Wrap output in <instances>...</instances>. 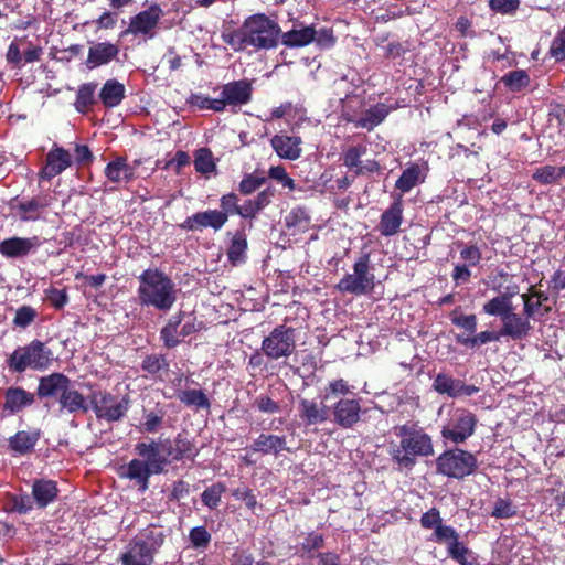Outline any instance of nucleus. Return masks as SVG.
Instances as JSON below:
<instances>
[{
  "label": "nucleus",
  "mask_w": 565,
  "mask_h": 565,
  "mask_svg": "<svg viewBox=\"0 0 565 565\" xmlns=\"http://www.w3.org/2000/svg\"><path fill=\"white\" fill-rule=\"evenodd\" d=\"M437 471L449 478L462 479L477 468L476 457L462 449L444 451L436 460Z\"/></svg>",
  "instance_id": "nucleus-9"
},
{
  "label": "nucleus",
  "mask_w": 565,
  "mask_h": 565,
  "mask_svg": "<svg viewBox=\"0 0 565 565\" xmlns=\"http://www.w3.org/2000/svg\"><path fill=\"white\" fill-rule=\"evenodd\" d=\"M55 481L50 479H35L32 484V500L39 509H45L53 503L58 495Z\"/></svg>",
  "instance_id": "nucleus-25"
},
{
  "label": "nucleus",
  "mask_w": 565,
  "mask_h": 565,
  "mask_svg": "<svg viewBox=\"0 0 565 565\" xmlns=\"http://www.w3.org/2000/svg\"><path fill=\"white\" fill-rule=\"evenodd\" d=\"M162 17V8L158 3H152L146 10L130 18L128 28L120 33V36L124 38L131 34L134 36L142 35L151 39Z\"/></svg>",
  "instance_id": "nucleus-10"
},
{
  "label": "nucleus",
  "mask_w": 565,
  "mask_h": 565,
  "mask_svg": "<svg viewBox=\"0 0 565 565\" xmlns=\"http://www.w3.org/2000/svg\"><path fill=\"white\" fill-rule=\"evenodd\" d=\"M73 164V158L68 150L54 145L45 157V164L38 175L40 180L50 181L61 174Z\"/></svg>",
  "instance_id": "nucleus-14"
},
{
  "label": "nucleus",
  "mask_w": 565,
  "mask_h": 565,
  "mask_svg": "<svg viewBox=\"0 0 565 565\" xmlns=\"http://www.w3.org/2000/svg\"><path fill=\"white\" fill-rule=\"evenodd\" d=\"M141 369L153 377H161V372L169 370V362L163 354H149L142 360Z\"/></svg>",
  "instance_id": "nucleus-46"
},
{
  "label": "nucleus",
  "mask_w": 565,
  "mask_h": 565,
  "mask_svg": "<svg viewBox=\"0 0 565 565\" xmlns=\"http://www.w3.org/2000/svg\"><path fill=\"white\" fill-rule=\"evenodd\" d=\"M225 492L224 484L217 482L206 488L201 494V500L209 509L214 510L220 505L222 494Z\"/></svg>",
  "instance_id": "nucleus-52"
},
{
  "label": "nucleus",
  "mask_w": 565,
  "mask_h": 565,
  "mask_svg": "<svg viewBox=\"0 0 565 565\" xmlns=\"http://www.w3.org/2000/svg\"><path fill=\"white\" fill-rule=\"evenodd\" d=\"M38 316L39 312L35 308L29 305H23L15 310L12 324L15 328L25 329L35 321Z\"/></svg>",
  "instance_id": "nucleus-50"
},
{
  "label": "nucleus",
  "mask_w": 565,
  "mask_h": 565,
  "mask_svg": "<svg viewBox=\"0 0 565 565\" xmlns=\"http://www.w3.org/2000/svg\"><path fill=\"white\" fill-rule=\"evenodd\" d=\"M68 384H71V380L65 374L60 372L51 373L40 379L36 395L40 398L60 397Z\"/></svg>",
  "instance_id": "nucleus-24"
},
{
  "label": "nucleus",
  "mask_w": 565,
  "mask_h": 565,
  "mask_svg": "<svg viewBox=\"0 0 565 565\" xmlns=\"http://www.w3.org/2000/svg\"><path fill=\"white\" fill-rule=\"evenodd\" d=\"M434 390L439 394H445L456 398L460 396H471L479 388L475 385H466L461 380L455 379L446 373H438L433 383Z\"/></svg>",
  "instance_id": "nucleus-17"
},
{
  "label": "nucleus",
  "mask_w": 565,
  "mask_h": 565,
  "mask_svg": "<svg viewBox=\"0 0 565 565\" xmlns=\"http://www.w3.org/2000/svg\"><path fill=\"white\" fill-rule=\"evenodd\" d=\"M403 222V201L398 196L381 215L379 232L383 236H393L398 233Z\"/></svg>",
  "instance_id": "nucleus-22"
},
{
  "label": "nucleus",
  "mask_w": 565,
  "mask_h": 565,
  "mask_svg": "<svg viewBox=\"0 0 565 565\" xmlns=\"http://www.w3.org/2000/svg\"><path fill=\"white\" fill-rule=\"evenodd\" d=\"M186 312L179 310L171 316L160 330V340L166 349H174L181 343L179 327L184 321Z\"/></svg>",
  "instance_id": "nucleus-28"
},
{
  "label": "nucleus",
  "mask_w": 565,
  "mask_h": 565,
  "mask_svg": "<svg viewBox=\"0 0 565 565\" xmlns=\"http://www.w3.org/2000/svg\"><path fill=\"white\" fill-rule=\"evenodd\" d=\"M394 434L399 438V444L391 447L390 455L399 467L412 468L418 457L434 455L431 437L417 424L406 423L396 426Z\"/></svg>",
  "instance_id": "nucleus-2"
},
{
  "label": "nucleus",
  "mask_w": 565,
  "mask_h": 565,
  "mask_svg": "<svg viewBox=\"0 0 565 565\" xmlns=\"http://www.w3.org/2000/svg\"><path fill=\"white\" fill-rule=\"evenodd\" d=\"M104 173L106 178L114 183L121 181L130 182L135 178L134 168L127 162L126 157H116L105 167Z\"/></svg>",
  "instance_id": "nucleus-31"
},
{
  "label": "nucleus",
  "mask_w": 565,
  "mask_h": 565,
  "mask_svg": "<svg viewBox=\"0 0 565 565\" xmlns=\"http://www.w3.org/2000/svg\"><path fill=\"white\" fill-rule=\"evenodd\" d=\"M391 108L383 103H379L366 108L361 115H349L347 120L352 122L356 128L373 130L390 114Z\"/></svg>",
  "instance_id": "nucleus-19"
},
{
  "label": "nucleus",
  "mask_w": 565,
  "mask_h": 565,
  "mask_svg": "<svg viewBox=\"0 0 565 565\" xmlns=\"http://www.w3.org/2000/svg\"><path fill=\"white\" fill-rule=\"evenodd\" d=\"M521 298L524 303V315L527 319L532 318L542 306V301L546 299L542 292H534L533 295L522 294Z\"/></svg>",
  "instance_id": "nucleus-56"
},
{
  "label": "nucleus",
  "mask_w": 565,
  "mask_h": 565,
  "mask_svg": "<svg viewBox=\"0 0 565 565\" xmlns=\"http://www.w3.org/2000/svg\"><path fill=\"white\" fill-rule=\"evenodd\" d=\"M189 104L200 109H211L214 111L224 110V103L218 100V98H210L201 94H192L189 98Z\"/></svg>",
  "instance_id": "nucleus-54"
},
{
  "label": "nucleus",
  "mask_w": 565,
  "mask_h": 565,
  "mask_svg": "<svg viewBox=\"0 0 565 565\" xmlns=\"http://www.w3.org/2000/svg\"><path fill=\"white\" fill-rule=\"evenodd\" d=\"M177 397L188 407H195L196 409H209L211 407V403L202 390L180 391Z\"/></svg>",
  "instance_id": "nucleus-38"
},
{
  "label": "nucleus",
  "mask_w": 565,
  "mask_h": 565,
  "mask_svg": "<svg viewBox=\"0 0 565 565\" xmlns=\"http://www.w3.org/2000/svg\"><path fill=\"white\" fill-rule=\"evenodd\" d=\"M11 510L20 514H26L33 509V500L28 493L12 494L10 497Z\"/></svg>",
  "instance_id": "nucleus-61"
},
{
  "label": "nucleus",
  "mask_w": 565,
  "mask_h": 565,
  "mask_svg": "<svg viewBox=\"0 0 565 565\" xmlns=\"http://www.w3.org/2000/svg\"><path fill=\"white\" fill-rule=\"evenodd\" d=\"M295 345L294 329L285 326L275 328L263 341V350L271 359L290 355Z\"/></svg>",
  "instance_id": "nucleus-12"
},
{
  "label": "nucleus",
  "mask_w": 565,
  "mask_h": 565,
  "mask_svg": "<svg viewBox=\"0 0 565 565\" xmlns=\"http://www.w3.org/2000/svg\"><path fill=\"white\" fill-rule=\"evenodd\" d=\"M477 416L467 408L457 407L449 413V418L441 428V437L452 444H462L476 430Z\"/></svg>",
  "instance_id": "nucleus-7"
},
{
  "label": "nucleus",
  "mask_w": 565,
  "mask_h": 565,
  "mask_svg": "<svg viewBox=\"0 0 565 565\" xmlns=\"http://www.w3.org/2000/svg\"><path fill=\"white\" fill-rule=\"evenodd\" d=\"M247 248V237L244 228L236 231L232 236L227 247V258L233 266L244 263L245 250Z\"/></svg>",
  "instance_id": "nucleus-36"
},
{
  "label": "nucleus",
  "mask_w": 565,
  "mask_h": 565,
  "mask_svg": "<svg viewBox=\"0 0 565 565\" xmlns=\"http://www.w3.org/2000/svg\"><path fill=\"white\" fill-rule=\"evenodd\" d=\"M298 413L307 426L322 424L329 417L328 407L316 399L301 398L298 404Z\"/></svg>",
  "instance_id": "nucleus-23"
},
{
  "label": "nucleus",
  "mask_w": 565,
  "mask_h": 565,
  "mask_svg": "<svg viewBox=\"0 0 565 565\" xmlns=\"http://www.w3.org/2000/svg\"><path fill=\"white\" fill-rule=\"evenodd\" d=\"M271 147L281 159L297 160L301 157L302 140L299 136L277 134L270 140Z\"/></svg>",
  "instance_id": "nucleus-20"
},
{
  "label": "nucleus",
  "mask_w": 565,
  "mask_h": 565,
  "mask_svg": "<svg viewBox=\"0 0 565 565\" xmlns=\"http://www.w3.org/2000/svg\"><path fill=\"white\" fill-rule=\"evenodd\" d=\"M26 43V36L15 38L8 47L6 60L7 63L12 65L13 67L21 68L24 66L22 63V52L21 47H23Z\"/></svg>",
  "instance_id": "nucleus-51"
},
{
  "label": "nucleus",
  "mask_w": 565,
  "mask_h": 565,
  "mask_svg": "<svg viewBox=\"0 0 565 565\" xmlns=\"http://www.w3.org/2000/svg\"><path fill=\"white\" fill-rule=\"evenodd\" d=\"M125 93L124 84L117 79H107L99 92V99L106 108H114L122 102Z\"/></svg>",
  "instance_id": "nucleus-34"
},
{
  "label": "nucleus",
  "mask_w": 565,
  "mask_h": 565,
  "mask_svg": "<svg viewBox=\"0 0 565 565\" xmlns=\"http://www.w3.org/2000/svg\"><path fill=\"white\" fill-rule=\"evenodd\" d=\"M45 297L51 306L56 310L63 309L68 302V295L66 289L50 287L45 290Z\"/></svg>",
  "instance_id": "nucleus-60"
},
{
  "label": "nucleus",
  "mask_w": 565,
  "mask_h": 565,
  "mask_svg": "<svg viewBox=\"0 0 565 565\" xmlns=\"http://www.w3.org/2000/svg\"><path fill=\"white\" fill-rule=\"evenodd\" d=\"M4 398L3 408L11 414L19 413L24 407L31 406L34 403V394L22 387H9L6 391Z\"/></svg>",
  "instance_id": "nucleus-30"
},
{
  "label": "nucleus",
  "mask_w": 565,
  "mask_h": 565,
  "mask_svg": "<svg viewBox=\"0 0 565 565\" xmlns=\"http://www.w3.org/2000/svg\"><path fill=\"white\" fill-rule=\"evenodd\" d=\"M512 310V301L509 300L507 297H503L501 294L487 301L482 307V311L486 315L500 317L501 320L503 319V317L508 316Z\"/></svg>",
  "instance_id": "nucleus-42"
},
{
  "label": "nucleus",
  "mask_w": 565,
  "mask_h": 565,
  "mask_svg": "<svg viewBox=\"0 0 565 565\" xmlns=\"http://www.w3.org/2000/svg\"><path fill=\"white\" fill-rule=\"evenodd\" d=\"M516 514V508L510 499L499 498L494 502L491 515L495 519H510Z\"/></svg>",
  "instance_id": "nucleus-55"
},
{
  "label": "nucleus",
  "mask_w": 565,
  "mask_h": 565,
  "mask_svg": "<svg viewBox=\"0 0 565 565\" xmlns=\"http://www.w3.org/2000/svg\"><path fill=\"white\" fill-rule=\"evenodd\" d=\"M365 152L366 147L363 145L349 147L347 150L342 152L343 164L348 169L354 170V173L356 175L363 174V168H361V157L365 154Z\"/></svg>",
  "instance_id": "nucleus-45"
},
{
  "label": "nucleus",
  "mask_w": 565,
  "mask_h": 565,
  "mask_svg": "<svg viewBox=\"0 0 565 565\" xmlns=\"http://www.w3.org/2000/svg\"><path fill=\"white\" fill-rule=\"evenodd\" d=\"M43 245L39 236H12L0 242V254L9 259L24 258L35 253Z\"/></svg>",
  "instance_id": "nucleus-13"
},
{
  "label": "nucleus",
  "mask_w": 565,
  "mask_h": 565,
  "mask_svg": "<svg viewBox=\"0 0 565 565\" xmlns=\"http://www.w3.org/2000/svg\"><path fill=\"white\" fill-rule=\"evenodd\" d=\"M97 83H85L78 87L76 99L74 103L75 109L81 114H87L92 106L96 104L95 90Z\"/></svg>",
  "instance_id": "nucleus-37"
},
{
  "label": "nucleus",
  "mask_w": 565,
  "mask_h": 565,
  "mask_svg": "<svg viewBox=\"0 0 565 565\" xmlns=\"http://www.w3.org/2000/svg\"><path fill=\"white\" fill-rule=\"evenodd\" d=\"M532 178L541 184H552L559 181L557 175V167L554 166H543L537 168L534 171Z\"/></svg>",
  "instance_id": "nucleus-59"
},
{
  "label": "nucleus",
  "mask_w": 565,
  "mask_h": 565,
  "mask_svg": "<svg viewBox=\"0 0 565 565\" xmlns=\"http://www.w3.org/2000/svg\"><path fill=\"white\" fill-rule=\"evenodd\" d=\"M316 29L313 26L294 28L281 35V42L288 47H302L315 41Z\"/></svg>",
  "instance_id": "nucleus-35"
},
{
  "label": "nucleus",
  "mask_w": 565,
  "mask_h": 565,
  "mask_svg": "<svg viewBox=\"0 0 565 565\" xmlns=\"http://www.w3.org/2000/svg\"><path fill=\"white\" fill-rule=\"evenodd\" d=\"M500 339H501L500 331L499 332L482 331L473 337H470V335L465 337L462 334L457 335V342H459L462 345L470 347V348L480 347L482 344H486V343L492 342V341H499Z\"/></svg>",
  "instance_id": "nucleus-49"
},
{
  "label": "nucleus",
  "mask_w": 565,
  "mask_h": 565,
  "mask_svg": "<svg viewBox=\"0 0 565 565\" xmlns=\"http://www.w3.org/2000/svg\"><path fill=\"white\" fill-rule=\"evenodd\" d=\"M222 39L233 50H244L247 44V20L243 22L239 29H225L222 33Z\"/></svg>",
  "instance_id": "nucleus-40"
},
{
  "label": "nucleus",
  "mask_w": 565,
  "mask_h": 565,
  "mask_svg": "<svg viewBox=\"0 0 565 565\" xmlns=\"http://www.w3.org/2000/svg\"><path fill=\"white\" fill-rule=\"evenodd\" d=\"M58 404L61 411H67L70 414L87 413L89 409L85 396L71 384L66 385V388L63 390Z\"/></svg>",
  "instance_id": "nucleus-29"
},
{
  "label": "nucleus",
  "mask_w": 565,
  "mask_h": 565,
  "mask_svg": "<svg viewBox=\"0 0 565 565\" xmlns=\"http://www.w3.org/2000/svg\"><path fill=\"white\" fill-rule=\"evenodd\" d=\"M135 450L141 459L130 460L122 477L135 481L141 492L148 490L152 475L163 473L171 462L194 461L200 452L194 439L186 431L178 433L173 439L167 438L161 444L154 440L140 441L136 444Z\"/></svg>",
  "instance_id": "nucleus-1"
},
{
  "label": "nucleus",
  "mask_w": 565,
  "mask_h": 565,
  "mask_svg": "<svg viewBox=\"0 0 565 565\" xmlns=\"http://www.w3.org/2000/svg\"><path fill=\"white\" fill-rule=\"evenodd\" d=\"M269 178L276 180L282 185V188L294 191L296 188L295 181L288 175L286 169L282 166L271 167L268 171Z\"/></svg>",
  "instance_id": "nucleus-62"
},
{
  "label": "nucleus",
  "mask_w": 565,
  "mask_h": 565,
  "mask_svg": "<svg viewBox=\"0 0 565 565\" xmlns=\"http://www.w3.org/2000/svg\"><path fill=\"white\" fill-rule=\"evenodd\" d=\"M218 100L224 103V107L226 105L236 106L247 103V81L241 79L224 85Z\"/></svg>",
  "instance_id": "nucleus-33"
},
{
  "label": "nucleus",
  "mask_w": 565,
  "mask_h": 565,
  "mask_svg": "<svg viewBox=\"0 0 565 565\" xmlns=\"http://www.w3.org/2000/svg\"><path fill=\"white\" fill-rule=\"evenodd\" d=\"M434 540L439 543H445L447 546H449L455 540L459 539L458 532L449 526L441 524L434 531Z\"/></svg>",
  "instance_id": "nucleus-64"
},
{
  "label": "nucleus",
  "mask_w": 565,
  "mask_h": 565,
  "mask_svg": "<svg viewBox=\"0 0 565 565\" xmlns=\"http://www.w3.org/2000/svg\"><path fill=\"white\" fill-rule=\"evenodd\" d=\"M54 196L49 192L39 193L38 195L19 201L13 207L17 210L19 218L22 222L39 221L46 209L51 206Z\"/></svg>",
  "instance_id": "nucleus-15"
},
{
  "label": "nucleus",
  "mask_w": 565,
  "mask_h": 565,
  "mask_svg": "<svg viewBox=\"0 0 565 565\" xmlns=\"http://www.w3.org/2000/svg\"><path fill=\"white\" fill-rule=\"evenodd\" d=\"M53 352L46 344L38 339L24 347L17 348L8 358V367L15 373H23L28 369L34 371L47 370L53 362Z\"/></svg>",
  "instance_id": "nucleus-5"
},
{
  "label": "nucleus",
  "mask_w": 565,
  "mask_h": 565,
  "mask_svg": "<svg viewBox=\"0 0 565 565\" xmlns=\"http://www.w3.org/2000/svg\"><path fill=\"white\" fill-rule=\"evenodd\" d=\"M501 82L512 92H520L530 84V76L524 70H515L504 74Z\"/></svg>",
  "instance_id": "nucleus-48"
},
{
  "label": "nucleus",
  "mask_w": 565,
  "mask_h": 565,
  "mask_svg": "<svg viewBox=\"0 0 565 565\" xmlns=\"http://www.w3.org/2000/svg\"><path fill=\"white\" fill-rule=\"evenodd\" d=\"M194 169L198 173L209 174L216 170L213 152L210 148L202 147L194 152Z\"/></svg>",
  "instance_id": "nucleus-43"
},
{
  "label": "nucleus",
  "mask_w": 565,
  "mask_h": 565,
  "mask_svg": "<svg viewBox=\"0 0 565 565\" xmlns=\"http://www.w3.org/2000/svg\"><path fill=\"white\" fill-rule=\"evenodd\" d=\"M161 526L150 524L139 531L132 539L130 548L121 557L122 565H152L154 556L160 552L166 541Z\"/></svg>",
  "instance_id": "nucleus-4"
},
{
  "label": "nucleus",
  "mask_w": 565,
  "mask_h": 565,
  "mask_svg": "<svg viewBox=\"0 0 565 565\" xmlns=\"http://www.w3.org/2000/svg\"><path fill=\"white\" fill-rule=\"evenodd\" d=\"M88 399L96 417L109 423L122 419L130 407L128 396L118 401L115 395L107 391H92Z\"/></svg>",
  "instance_id": "nucleus-8"
},
{
  "label": "nucleus",
  "mask_w": 565,
  "mask_h": 565,
  "mask_svg": "<svg viewBox=\"0 0 565 565\" xmlns=\"http://www.w3.org/2000/svg\"><path fill=\"white\" fill-rule=\"evenodd\" d=\"M531 323L529 319L522 317L513 310L502 319V328L500 330L501 338L509 337L513 340H521L529 334Z\"/></svg>",
  "instance_id": "nucleus-26"
},
{
  "label": "nucleus",
  "mask_w": 565,
  "mask_h": 565,
  "mask_svg": "<svg viewBox=\"0 0 565 565\" xmlns=\"http://www.w3.org/2000/svg\"><path fill=\"white\" fill-rule=\"evenodd\" d=\"M279 33L278 25L265 15L249 17V45L259 49L276 46Z\"/></svg>",
  "instance_id": "nucleus-11"
},
{
  "label": "nucleus",
  "mask_w": 565,
  "mask_h": 565,
  "mask_svg": "<svg viewBox=\"0 0 565 565\" xmlns=\"http://www.w3.org/2000/svg\"><path fill=\"white\" fill-rule=\"evenodd\" d=\"M550 55L557 62L565 60V29L554 36L550 46Z\"/></svg>",
  "instance_id": "nucleus-63"
},
{
  "label": "nucleus",
  "mask_w": 565,
  "mask_h": 565,
  "mask_svg": "<svg viewBox=\"0 0 565 565\" xmlns=\"http://www.w3.org/2000/svg\"><path fill=\"white\" fill-rule=\"evenodd\" d=\"M221 207L223 213L228 215H241L243 218L247 217V209L238 204V196L235 193H228L221 198Z\"/></svg>",
  "instance_id": "nucleus-53"
},
{
  "label": "nucleus",
  "mask_w": 565,
  "mask_h": 565,
  "mask_svg": "<svg viewBox=\"0 0 565 565\" xmlns=\"http://www.w3.org/2000/svg\"><path fill=\"white\" fill-rule=\"evenodd\" d=\"M166 411L163 408H157L145 415V422L142 428L146 433H156L163 424Z\"/></svg>",
  "instance_id": "nucleus-57"
},
{
  "label": "nucleus",
  "mask_w": 565,
  "mask_h": 565,
  "mask_svg": "<svg viewBox=\"0 0 565 565\" xmlns=\"http://www.w3.org/2000/svg\"><path fill=\"white\" fill-rule=\"evenodd\" d=\"M375 276L370 271V255H361L353 265V273L347 274L337 284L341 292L366 295L374 289Z\"/></svg>",
  "instance_id": "nucleus-6"
},
{
  "label": "nucleus",
  "mask_w": 565,
  "mask_h": 565,
  "mask_svg": "<svg viewBox=\"0 0 565 565\" xmlns=\"http://www.w3.org/2000/svg\"><path fill=\"white\" fill-rule=\"evenodd\" d=\"M226 222V213L218 210H207L188 216L179 226L185 231H202L207 227L218 231Z\"/></svg>",
  "instance_id": "nucleus-16"
},
{
  "label": "nucleus",
  "mask_w": 565,
  "mask_h": 565,
  "mask_svg": "<svg viewBox=\"0 0 565 565\" xmlns=\"http://www.w3.org/2000/svg\"><path fill=\"white\" fill-rule=\"evenodd\" d=\"M119 53L120 47L116 43L96 42L89 46L85 64L87 68L94 70L117 60Z\"/></svg>",
  "instance_id": "nucleus-18"
},
{
  "label": "nucleus",
  "mask_w": 565,
  "mask_h": 565,
  "mask_svg": "<svg viewBox=\"0 0 565 565\" xmlns=\"http://www.w3.org/2000/svg\"><path fill=\"white\" fill-rule=\"evenodd\" d=\"M361 405L358 399L342 398L333 407L334 423L351 428L360 420Z\"/></svg>",
  "instance_id": "nucleus-21"
},
{
  "label": "nucleus",
  "mask_w": 565,
  "mask_h": 565,
  "mask_svg": "<svg viewBox=\"0 0 565 565\" xmlns=\"http://www.w3.org/2000/svg\"><path fill=\"white\" fill-rule=\"evenodd\" d=\"M39 438V431L19 430L8 439V447L12 452L23 456L33 451Z\"/></svg>",
  "instance_id": "nucleus-32"
},
{
  "label": "nucleus",
  "mask_w": 565,
  "mask_h": 565,
  "mask_svg": "<svg viewBox=\"0 0 565 565\" xmlns=\"http://www.w3.org/2000/svg\"><path fill=\"white\" fill-rule=\"evenodd\" d=\"M427 171V163L423 166L417 163L409 164L397 179L395 188L403 193L409 192L415 185L425 181Z\"/></svg>",
  "instance_id": "nucleus-27"
},
{
  "label": "nucleus",
  "mask_w": 565,
  "mask_h": 565,
  "mask_svg": "<svg viewBox=\"0 0 565 565\" xmlns=\"http://www.w3.org/2000/svg\"><path fill=\"white\" fill-rule=\"evenodd\" d=\"M271 116L274 118L287 117L288 124L290 125L291 129L299 126L300 122L306 119L302 109L294 107L290 103L280 105L279 107L273 109Z\"/></svg>",
  "instance_id": "nucleus-47"
},
{
  "label": "nucleus",
  "mask_w": 565,
  "mask_h": 565,
  "mask_svg": "<svg viewBox=\"0 0 565 565\" xmlns=\"http://www.w3.org/2000/svg\"><path fill=\"white\" fill-rule=\"evenodd\" d=\"M447 553L450 558L460 565H475V553L462 541H460V537L447 546Z\"/></svg>",
  "instance_id": "nucleus-39"
},
{
  "label": "nucleus",
  "mask_w": 565,
  "mask_h": 565,
  "mask_svg": "<svg viewBox=\"0 0 565 565\" xmlns=\"http://www.w3.org/2000/svg\"><path fill=\"white\" fill-rule=\"evenodd\" d=\"M285 221L291 234L306 232L310 227V216L302 207L292 209Z\"/></svg>",
  "instance_id": "nucleus-41"
},
{
  "label": "nucleus",
  "mask_w": 565,
  "mask_h": 565,
  "mask_svg": "<svg viewBox=\"0 0 565 565\" xmlns=\"http://www.w3.org/2000/svg\"><path fill=\"white\" fill-rule=\"evenodd\" d=\"M286 446V441L282 437L275 436V435H265L262 434L255 441H254V449L256 451H262L265 454H278L279 451L284 450Z\"/></svg>",
  "instance_id": "nucleus-44"
},
{
  "label": "nucleus",
  "mask_w": 565,
  "mask_h": 565,
  "mask_svg": "<svg viewBox=\"0 0 565 565\" xmlns=\"http://www.w3.org/2000/svg\"><path fill=\"white\" fill-rule=\"evenodd\" d=\"M211 537L205 526H195L189 533L190 542L194 548H206L210 545Z\"/></svg>",
  "instance_id": "nucleus-58"
},
{
  "label": "nucleus",
  "mask_w": 565,
  "mask_h": 565,
  "mask_svg": "<svg viewBox=\"0 0 565 565\" xmlns=\"http://www.w3.org/2000/svg\"><path fill=\"white\" fill-rule=\"evenodd\" d=\"M138 301L142 307H153L158 311H169L177 301L173 280L158 268H148L139 277Z\"/></svg>",
  "instance_id": "nucleus-3"
}]
</instances>
